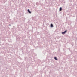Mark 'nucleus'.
Masks as SVG:
<instances>
[{"label":"nucleus","mask_w":77,"mask_h":77,"mask_svg":"<svg viewBox=\"0 0 77 77\" xmlns=\"http://www.w3.org/2000/svg\"><path fill=\"white\" fill-rule=\"evenodd\" d=\"M67 32V31L66 30L64 32H62V34L63 35H64V34H65V33H66Z\"/></svg>","instance_id":"1"},{"label":"nucleus","mask_w":77,"mask_h":77,"mask_svg":"<svg viewBox=\"0 0 77 77\" xmlns=\"http://www.w3.org/2000/svg\"><path fill=\"white\" fill-rule=\"evenodd\" d=\"M28 12L29 13V14H31V12H30V10L29 9H28Z\"/></svg>","instance_id":"2"},{"label":"nucleus","mask_w":77,"mask_h":77,"mask_svg":"<svg viewBox=\"0 0 77 77\" xmlns=\"http://www.w3.org/2000/svg\"><path fill=\"white\" fill-rule=\"evenodd\" d=\"M51 27H53V25H52V24H51Z\"/></svg>","instance_id":"3"},{"label":"nucleus","mask_w":77,"mask_h":77,"mask_svg":"<svg viewBox=\"0 0 77 77\" xmlns=\"http://www.w3.org/2000/svg\"><path fill=\"white\" fill-rule=\"evenodd\" d=\"M60 11H62V8L60 7Z\"/></svg>","instance_id":"4"},{"label":"nucleus","mask_w":77,"mask_h":77,"mask_svg":"<svg viewBox=\"0 0 77 77\" xmlns=\"http://www.w3.org/2000/svg\"><path fill=\"white\" fill-rule=\"evenodd\" d=\"M54 59H55V60H57V58H56V57H55L54 58Z\"/></svg>","instance_id":"5"}]
</instances>
